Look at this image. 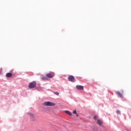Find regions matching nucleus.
Masks as SVG:
<instances>
[{
    "instance_id": "nucleus-1",
    "label": "nucleus",
    "mask_w": 131,
    "mask_h": 131,
    "mask_svg": "<svg viewBox=\"0 0 131 131\" xmlns=\"http://www.w3.org/2000/svg\"><path fill=\"white\" fill-rule=\"evenodd\" d=\"M43 105L47 107H53L55 106L56 104L51 101H45L43 103Z\"/></svg>"
},
{
    "instance_id": "nucleus-2",
    "label": "nucleus",
    "mask_w": 131,
    "mask_h": 131,
    "mask_svg": "<svg viewBox=\"0 0 131 131\" xmlns=\"http://www.w3.org/2000/svg\"><path fill=\"white\" fill-rule=\"evenodd\" d=\"M35 86H36V82L35 81L31 82L28 85L29 89H34Z\"/></svg>"
},
{
    "instance_id": "nucleus-3",
    "label": "nucleus",
    "mask_w": 131,
    "mask_h": 131,
    "mask_svg": "<svg viewBox=\"0 0 131 131\" xmlns=\"http://www.w3.org/2000/svg\"><path fill=\"white\" fill-rule=\"evenodd\" d=\"M68 79L72 82H75V78L73 76H70L68 77Z\"/></svg>"
},
{
    "instance_id": "nucleus-4",
    "label": "nucleus",
    "mask_w": 131,
    "mask_h": 131,
    "mask_svg": "<svg viewBox=\"0 0 131 131\" xmlns=\"http://www.w3.org/2000/svg\"><path fill=\"white\" fill-rule=\"evenodd\" d=\"M46 76L48 78H53V77L54 76V74L47 73L46 74Z\"/></svg>"
},
{
    "instance_id": "nucleus-5",
    "label": "nucleus",
    "mask_w": 131,
    "mask_h": 131,
    "mask_svg": "<svg viewBox=\"0 0 131 131\" xmlns=\"http://www.w3.org/2000/svg\"><path fill=\"white\" fill-rule=\"evenodd\" d=\"M76 88L77 90H82V91H83V86L82 85H77L76 86Z\"/></svg>"
},
{
    "instance_id": "nucleus-6",
    "label": "nucleus",
    "mask_w": 131,
    "mask_h": 131,
    "mask_svg": "<svg viewBox=\"0 0 131 131\" xmlns=\"http://www.w3.org/2000/svg\"><path fill=\"white\" fill-rule=\"evenodd\" d=\"M97 123L99 125H103V121H102V120H101L100 119H98L97 120Z\"/></svg>"
},
{
    "instance_id": "nucleus-7",
    "label": "nucleus",
    "mask_w": 131,
    "mask_h": 131,
    "mask_svg": "<svg viewBox=\"0 0 131 131\" xmlns=\"http://www.w3.org/2000/svg\"><path fill=\"white\" fill-rule=\"evenodd\" d=\"M6 75V77H12L13 76V74L11 73H7Z\"/></svg>"
},
{
    "instance_id": "nucleus-8",
    "label": "nucleus",
    "mask_w": 131,
    "mask_h": 131,
    "mask_svg": "<svg viewBox=\"0 0 131 131\" xmlns=\"http://www.w3.org/2000/svg\"><path fill=\"white\" fill-rule=\"evenodd\" d=\"M65 113L68 114V115H69V116H72V113H71L69 111H65Z\"/></svg>"
},
{
    "instance_id": "nucleus-9",
    "label": "nucleus",
    "mask_w": 131,
    "mask_h": 131,
    "mask_svg": "<svg viewBox=\"0 0 131 131\" xmlns=\"http://www.w3.org/2000/svg\"><path fill=\"white\" fill-rule=\"evenodd\" d=\"M116 93H117L118 96H119V97H120V98H123L122 94H121V93H120V92L118 91V92H117Z\"/></svg>"
},
{
    "instance_id": "nucleus-10",
    "label": "nucleus",
    "mask_w": 131,
    "mask_h": 131,
    "mask_svg": "<svg viewBox=\"0 0 131 131\" xmlns=\"http://www.w3.org/2000/svg\"><path fill=\"white\" fill-rule=\"evenodd\" d=\"M41 79L42 80H48V78H47V77H41Z\"/></svg>"
},
{
    "instance_id": "nucleus-11",
    "label": "nucleus",
    "mask_w": 131,
    "mask_h": 131,
    "mask_svg": "<svg viewBox=\"0 0 131 131\" xmlns=\"http://www.w3.org/2000/svg\"><path fill=\"white\" fill-rule=\"evenodd\" d=\"M29 115H30V117H31L32 118H33V117H34V115L30 113H29Z\"/></svg>"
},
{
    "instance_id": "nucleus-12",
    "label": "nucleus",
    "mask_w": 131,
    "mask_h": 131,
    "mask_svg": "<svg viewBox=\"0 0 131 131\" xmlns=\"http://www.w3.org/2000/svg\"><path fill=\"white\" fill-rule=\"evenodd\" d=\"M94 118L95 119V120H97V119H98V118H99V117L97 115H95L94 117Z\"/></svg>"
},
{
    "instance_id": "nucleus-13",
    "label": "nucleus",
    "mask_w": 131,
    "mask_h": 131,
    "mask_svg": "<svg viewBox=\"0 0 131 131\" xmlns=\"http://www.w3.org/2000/svg\"><path fill=\"white\" fill-rule=\"evenodd\" d=\"M54 94H55V95H56L57 96H59V92H54Z\"/></svg>"
},
{
    "instance_id": "nucleus-14",
    "label": "nucleus",
    "mask_w": 131,
    "mask_h": 131,
    "mask_svg": "<svg viewBox=\"0 0 131 131\" xmlns=\"http://www.w3.org/2000/svg\"><path fill=\"white\" fill-rule=\"evenodd\" d=\"M73 113L74 114H76V110L74 111L73 112Z\"/></svg>"
},
{
    "instance_id": "nucleus-15",
    "label": "nucleus",
    "mask_w": 131,
    "mask_h": 131,
    "mask_svg": "<svg viewBox=\"0 0 131 131\" xmlns=\"http://www.w3.org/2000/svg\"><path fill=\"white\" fill-rule=\"evenodd\" d=\"M117 114H120V111H117Z\"/></svg>"
},
{
    "instance_id": "nucleus-16",
    "label": "nucleus",
    "mask_w": 131,
    "mask_h": 131,
    "mask_svg": "<svg viewBox=\"0 0 131 131\" xmlns=\"http://www.w3.org/2000/svg\"><path fill=\"white\" fill-rule=\"evenodd\" d=\"M76 116H78V114H77V115H76Z\"/></svg>"
}]
</instances>
